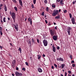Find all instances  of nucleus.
<instances>
[{
  "instance_id": "nucleus-56",
  "label": "nucleus",
  "mask_w": 76,
  "mask_h": 76,
  "mask_svg": "<svg viewBox=\"0 0 76 76\" xmlns=\"http://www.w3.org/2000/svg\"><path fill=\"white\" fill-rule=\"evenodd\" d=\"M28 44H31V41H29L28 42Z\"/></svg>"
},
{
  "instance_id": "nucleus-60",
  "label": "nucleus",
  "mask_w": 76,
  "mask_h": 76,
  "mask_svg": "<svg viewBox=\"0 0 76 76\" xmlns=\"http://www.w3.org/2000/svg\"><path fill=\"white\" fill-rule=\"evenodd\" d=\"M28 20L29 22H30V20L29 19V18H28Z\"/></svg>"
},
{
  "instance_id": "nucleus-2",
  "label": "nucleus",
  "mask_w": 76,
  "mask_h": 76,
  "mask_svg": "<svg viewBox=\"0 0 76 76\" xmlns=\"http://www.w3.org/2000/svg\"><path fill=\"white\" fill-rule=\"evenodd\" d=\"M43 42L45 46H47V45L48 44V42L47 41V40L45 39L43 40Z\"/></svg>"
},
{
  "instance_id": "nucleus-38",
  "label": "nucleus",
  "mask_w": 76,
  "mask_h": 76,
  "mask_svg": "<svg viewBox=\"0 0 76 76\" xmlns=\"http://www.w3.org/2000/svg\"><path fill=\"white\" fill-rule=\"evenodd\" d=\"M56 49L57 50H59L60 49V47L59 46H57L56 47Z\"/></svg>"
},
{
  "instance_id": "nucleus-6",
  "label": "nucleus",
  "mask_w": 76,
  "mask_h": 76,
  "mask_svg": "<svg viewBox=\"0 0 76 76\" xmlns=\"http://www.w3.org/2000/svg\"><path fill=\"white\" fill-rule=\"evenodd\" d=\"M70 29H71L70 27H69L67 29V32L69 35H70Z\"/></svg>"
},
{
  "instance_id": "nucleus-41",
  "label": "nucleus",
  "mask_w": 76,
  "mask_h": 76,
  "mask_svg": "<svg viewBox=\"0 0 76 76\" xmlns=\"http://www.w3.org/2000/svg\"><path fill=\"white\" fill-rule=\"evenodd\" d=\"M73 67H74L75 66V64H73L72 65Z\"/></svg>"
},
{
  "instance_id": "nucleus-18",
  "label": "nucleus",
  "mask_w": 76,
  "mask_h": 76,
  "mask_svg": "<svg viewBox=\"0 0 76 76\" xmlns=\"http://www.w3.org/2000/svg\"><path fill=\"white\" fill-rule=\"evenodd\" d=\"M4 7L5 11V12H6V11H7V7H6V5H4Z\"/></svg>"
},
{
  "instance_id": "nucleus-5",
  "label": "nucleus",
  "mask_w": 76,
  "mask_h": 76,
  "mask_svg": "<svg viewBox=\"0 0 76 76\" xmlns=\"http://www.w3.org/2000/svg\"><path fill=\"white\" fill-rule=\"evenodd\" d=\"M71 20L72 22V23L74 25L75 24V18L73 17H72L71 19Z\"/></svg>"
},
{
  "instance_id": "nucleus-28",
  "label": "nucleus",
  "mask_w": 76,
  "mask_h": 76,
  "mask_svg": "<svg viewBox=\"0 0 76 76\" xmlns=\"http://www.w3.org/2000/svg\"><path fill=\"white\" fill-rule=\"evenodd\" d=\"M46 12H48L49 9L48 7H47L46 8Z\"/></svg>"
},
{
  "instance_id": "nucleus-7",
  "label": "nucleus",
  "mask_w": 76,
  "mask_h": 76,
  "mask_svg": "<svg viewBox=\"0 0 76 76\" xmlns=\"http://www.w3.org/2000/svg\"><path fill=\"white\" fill-rule=\"evenodd\" d=\"M54 45H53L52 46L53 47V52L55 53V52H56V47H54Z\"/></svg>"
},
{
  "instance_id": "nucleus-53",
  "label": "nucleus",
  "mask_w": 76,
  "mask_h": 76,
  "mask_svg": "<svg viewBox=\"0 0 76 76\" xmlns=\"http://www.w3.org/2000/svg\"><path fill=\"white\" fill-rule=\"evenodd\" d=\"M71 62L72 63H75V61H71Z\"/></svg>"
},
{
  "instance_id": "nucleus-34",
  "label": "nucleus",
  "mask_w": 76,
  "mask_h": 76,
  "mask_svg": "<svg viewBox=\"0 0 76 76\" xmlns=\"http://www.w3.org/2000/svg\"><path fill=\"white\" fill-rule=\"evenodd\" d=\"M15 3H16V0H12Z\"/></svg>"
},
{
  "instance_id": "nucleus-46",
  "label": "nucleus",
  "mask_w": 76,
  "mask_h": 76,
  "mask_svg": "<svg viewBox=\"0 0 76 76\" xmlns=\"http://www.w3.org/2000/svg\"><path fill=\"white\" fill-rule=\"evenodd\" d=\"M52 69H54V66H52Z\"/></svg>"
},
{
  "instance_id": "nucleus-37",
  "label": "nucleus",
  "mask_w": 76,
  "mask_h": 76,
  "mask_svg": "<svg viewBox=\"0 0 76 76\" xmlns=\"http://www.w3.org/2000/svg\"><path fill=\"white\" fill-rule=\"evenodd\" d=\"M0 33L1 35H3V33H2V31L1 30L0 31Z\"/></svg>"
},
{
  "instance_id": "nucleus-52",
  "label": "nucleus",
  "mask_w": 76,
  "mask_h": 76,
  "mask_svg": "<svg viewBox=\"0 0 76 76\" xmlns=\"http://www.w3.org/2000/svg\"><path fill=\"white\" fill-rule=\"evenodd\" d=\"M61 0H56V1L57 2H60V1Z\"/></svg>"
},
{
  "instance_id": "nucleus-35",
  "label": "nucleus",
  "mask_w": 76,
  "mask_h": 76,
  "mask_svg": "<svg viewBox=\"0 0 76 76\" xmlns=\"http://www.w3.org/2000/svg\"><path fill=\"white\" fill-rule=\"evenodd\" d=\"M37 41L38 43H39V39H38V38H37Z\"/></svg>"
},
{
  "instance_id": "nucleus-24",
  "label": "nucleus",
  "mask_w": 76,
  "mask_h": 76,
  "mask_svg": "<svg viewBox=\"0 0 76 76\" xmlns=\"http://www.w3.org/2000/svg\"><path fill=\"white\" fill-rule=\"evenodd\" d=\"M18 50L21 53L22 51V49H21V48H19V49H18Z\"/></svg>"
},
{
  "instance_id": "nucleus-10",
  "label": "nucleus",
  "mask_w": 76,
  "mask_h": 76,
  "mask_svg": "<svg viewBox=\"0 0 76 76\" xmlns=\"http://www.w3.org/2000/svg\"><path fill=\"white\" fill-rule=\"evenodd\" d=\"M19 1L20 6H22L23 5L22 4V0H19Z\"/></svg>"
},
{
  "instance_id": "nucleus-63",
  "label": "nucleus",
  "mask_w": 76,
  "mask_h": 76,
  "mask_svg": "<svg viewBox=\"0 0 76 76\" xmlns=\"http://www.w3.org/2000/svg\"><path fill=\"white\" fill-rule=\"evenodd\" d=\"M58 67L59 68H61V66H59H59H58Z\"/></svg>"
},
{
  "instance_id": "nucleus-29",
  "label": "nucleus",
  "mask_w": 76,
  "mask_h": 76,
  "mask_svg": "<svg viewBox=\"0 0 76 76\" xmlns=\"http://www.w3.org/2000/svg\"><path fill=\"white\" fill-rule=\"evenodd\" d=\"M54 66L57 69V65L56 64H54Z\"/></svg>"
},
{
  "instance_id": "nucleus-58",
  "label": "nucleus",
  "mask_w": 76,
  "mask_h": 76,
  "mask_svg": "<svg viewBox=\"0 0 76 76\" xmlns=\"http://www.w3.org/2000/svg\"><path fill=\"white\" fill-rule=\"evenodd\" d=\"M26 20H27V18L26 17L25 18V21H26Z\"/></svg>"
},
{
  "instance_id": "nucleus-45",
  "label": "nucleus",
  "mask_w": 76,
  "mask_h": 76,
  "mask_svg": "<svg viewBox=\"0 0 76 76\" xmlns=\"http://www.w3.org/2000/svg\"><path fill=\"white\" fill-rule=\"evenodd\" d=\"M67 72H65V75L64 76H67Z\"/></svg>"
},
{
  "instance_id": "nucleus-55",
  "label": "nucleus",
  "mask_w": 76,
  "mask_h": 76,
  "mask_svg": "<svg viewBox=\"0 0 76 76\" xmlns=\"http://www.w3.org/2000/svg\"><path fill=\"white\" fill-rule=\"evenodd\" d=\"M16 70H19V68H18V67L16 68Z\"/></svg>"
},
{
  "instance_id": "nucleus-14",
  "label": "nucleus",
  "mask_w": 76,
  "mask_h": 76,
  "mask_svg": "<svg viewBox=\"0 0 76 76\" xmlns=\"http://www.w3.org/2000/svg\"><path fill=\"white\" fill-rule=\"evenodd\" d=\"M12 64H13V65H15L16 64V60H14L12 61Z\"/></svg>"
},
{
  "instance_id": "nucleus-16",
  "label": "nucleus",
  "mask_w": 76,
  "mask_h": 76,
  "mask_svg": "<svg viewBox=\"0 0 76 76\" xmlns=\"http://www.w3.org/2000/svg\"><path fill=\"white\" fill-rule=\"evenodd\" d=\"M61 67L62 69H63L64 67V66H65V64H61Z\"/></svg>"
},
{
  "instance_id": "nucleus-50",
  "label": "nucleus",
  "mask_w": 76,
  "mask_h": 76,
  "mask_svg": "<svg viewBox=\"0 0 76 76\" xmlns=\"http://www.w3.org/2000/svg\"><path fill=\"white\" fill-rule=\"evenodd\" d=\"M7 19H8V20H9V21L10 20V18L9 17H8Z\"/></svg>"
},
{
  "instance_id": "nucleus-1",
  "label": "nucleus",
  "mask_w": 76,
  "mask_h": 76,
  "mask_svg": "<svg viewBox=\"0 0 76 76\" xmlns=\"http://www.w3.org/2000/svg\"><path fill=\"white\" fill-rule=\"evenodd\" d=\"M10 15H12V17L13 20V21H14V23H16V15H15V13L14 12H12H12H10Z\"/></svg>"
},
{
  "instance_id": "nucleus-48",
  "label": "nucleus",
  "mask_w": 76,
  "mask_h": 76,
  "mask_svg": "<svg viewBox=\"0 0 76 76\" xmlns=\"http://www.w3.org/2000/svg\"><path fill=\"white\" fill-rule=\"evenodd\" d=\"M3 6V4H0V7H2Z\"/></svg>"
},
{
  "instance_id": "nucleus-3",
  "label": "nucleus",
  "mask_w": 76,
  "mask_h": 76,
  "mask_svg": "<svg viewBox=\"0 0 76 76\" xmlns=\"http://www.w3.org/2000/svg\"><path fill=\"white\" fill-rule=\"evenodd\" d=\"M15 75L16 76H22V74L20 73L17 71L15 72Z\"/></svg>"
},
{
  "instance_id": "nucleus-62",
  "label": "nucleus",
  "mask_w": 76,
  "mask_h": 76,
  "mask_svg": "<svg viewBox=\"0 0 76 76\" xmlns=\"http://www.w3.org/2000/svg\"><path fill=\"white\" fill-rule=\"evenodd\" d=\"M55 29H57V26H56L55 27Z\"/></svg>"
},
{
  "instance_id": "nucleus-9",
  "label": "nucleus",
  "mask_w": 76,
  "mask_h": 76,
  "mask_svg": "<svg viewBox=\"0 0 76 76\" xmlns=\"http://www.w3.org/2000/svg\"><path fill=\"white\" fill-rule=\"evenodd\" d=\"M63 0H61L60 1V4H61V6L64 4V3H63Z\"/></svg>"
},
{
  "instance_id": "nucleus-59",
  "label": "nucleus",
  "mask_w": 76,
  "mask_h": 76,
  "mask_svg": "<svg viewBox=\"0 0 76 76\" xmlns=\"http://www.w3.org/2000/svg\"><path fill=\"white\" fill-rule=\"evenodd\" d=\"M10 45H11V46H13V45H12V43H10Z\"/></svg>"
},
{
  "instance_id": "nucleus-25",
  "label": "nucleus",
  "mask_w": 76,
  "mask_h": 76,
  "mask_svg": "<svg viewBox=\"0 0 76 76\" xmlns=\"http://www.w3.org/2000/svg\"><path fill=\"white\" fill-rule=\"evenodd\" d=\"M15 10L16 12H17V11H18V8H17V7H15Z\"/></svg>"
},
{
  "instance_id": "nucleus-49",
  "label": "nucleus",
  "mask_w": 76,
  "mask_h": 76,
  "mask_svg": "<svg viewBox=\"0 0 76 76\" xmlns=\"http://www.w3.org/2000/svg\"><path fill=\"white\" fill-rule=\"evenodd\" d=\"M45 22L46 23H48V21H47V20H45Z\"/></svg>"
},
{
  "instance_id": "nucleus-57",
  "label": "nucleus",
  "mask_w": 76,
  "mask_h": 76,
  "mask_svg": "<svg viewBox=\"0 0 76 76\" xmlns=\"http://www.w3.org/2000/svg\"><path fill=\"white\" fill-rule=\"evenodd\" d=\"M0 30H2V27H0Z\"/></svg>"
},
{
  "instance_id": "nucleus-42",
  "label": "nucleus",
  "mask_w": 76,
  "mask_h": 76,
  "mask_svg": "<svg viewBox=\"0 0 76 76\" xmlns=\"http://www.w3.org/2000/svg\"><path fill=\"white\" fill-rule=\"evenodd\" d=\"M68 72L69 73V74H70V73H72V72L70 71H68Z\"/></svg>"
},
{
  "instance_id": "nucleus-23",
  "label": "nucleus",
  "mask_w": 76,
  "mask_h": 76,
  "mask_svg": "<svg viewBox=\"0 0 76 76\" xmlns=\"http://www.w3.org/2000/svg\"><path fill=\"white\" fill-rule=\"evenodd\" d=\"M37 0H33V3L34 4H35L36 3V1Z\"/></svg>"
},
{
  "instance_id": "nucleus-33",
  "label": "nucleus",
  "mask_w": 76,
  "mask_h": 76,
  "mask_svg": "<svg viewBox=\"0 0 76 76\" xmlns=\"http://www.w3.org/2000/svg\"><path fill=\"white\" fill-rule=\"evenodd\" d=\"M48 26H50V25H51V23L50 22H49L48 23Z\"/></svg>"
},
{
  "instance_id": "nucleus-54",
  "label": "nucleus",
  "mask_w": 76,
  "mask_h": 76,
  "mask_svg": "<svg viewBox=\"0 0 76 76\" xmlns=\"http://www.w3.org/2000/svg\"><path fill=\"white\" fill-rule=\"evenodd\" d=\"M70 58L71 59L72 58V55H70Z\"/></svg>"
},
{
  "instance_id": "nucleus-12",
  "label": "nucleus",
  "mask_w": 76,
  "mask_h": 76,
  "mask_svg": "<svg viewBox=\"0 0 76 76\" xmlns=\"http://www.w3.org/2000/svg\"><path fill=\"white\" fill-rule=\"evenodd\" d=\"M38 71L40 73H41L42 72V70L41 69V68H39L38 69Z\"/></svg>"
},
{
  "instance_id": "nucleus-47",
  "label": "nucleus",
  "mask_w": 76,
  "mask_h": 76,
  "mask_svg": "<svg viewBox=\"0 0 76 76\" xmlns=\"http://www.w3.org/2000/svg\"><path fill=\"white\" fill-rule=\"evenodd\" d=\"M1 23H3V20H2V19L1 18Z\"/></svg>"
},
{
  "instance_id": "nucleus-22",
  "label": "nucleus",
  "mask_w": 76,
  "mask_h": 76,
  "mask_svg": "<svg viewBox=\"0 0 76 76\" xmlns=\"http://www.w3.org/2000/svg\"><path fill=\"white\" fill-rule=\"evenodd\" d=\"M3 21L4 22H6V18L5 17L3 18Z\"/></svg>"
},
{
  "instance_id": "nucleus-44",
  "label": "nucleus",
  "mask_w": 76,
  "mask_h": 76,
  "mask_svg": "<svg viewBox=\"0 0 76 76\" xmlns=\"http://www.w3.org/2000/svg\"><path fill=\"white\" fill-rule=\"evenodd\" d=\"M44 2L45 3H47V1L46 0H45V1H44Z\"/></svg>"
},
{
  "instance_id": "nucleus-64",
  "label": "nucleus",
  "mask_w": 76,
  "mask_h": 76,
  "mask_svg": "<svg viewBox=\"0 0 76 76\" xmlns=\"http://www.w3.org/2000/svg\"><path fill=\"white\" fill-rule=\"evenodd\" d=\"M53 24H54V25H56V23H55V22H53Z\"/></svg>"
},
{
  "instance_id": "nucleus-31",
  "label": "nucleus",
  "mask_w": 76,
  "mask_h": 76,
  "mask_svg": "<svg viewBox=\"0 0 76 76\" xmlns=\"http://www.w3.org/2000/svg\"><path fill=\"white\" fill-rule=\"evenodd\" d=\"M25 64L26 66H29V64H28V62H25Z\"/></svg>"
},
{
  "instance_id": "nucleus-27",
  "label": "nucleus",
  "mask_w": 76,
  "mask_h": 76,
  "mask_svg": "<svg viewBox=\"0 0 76 76\" xmlns=\"http://www.w3.org/2000/svg\"><path fill=\"white\" fill-rule=\"evenodd\" d=\"M63 12L64 13H66V12H67V10H64Z\"/></svg>"
},
{
  "instance_id": "nucleus-39",
  "label": "nucleus",
  "mask_w": 76,
  "mask_h": 76,
  "mask_svg": "<svg viewBox=\"0 0 76 76\" xmlns=\"http://www.w3.org/2000/svg\"><path fill=\"white\" fill-rule=\"evenodd\" d=\"M31 40L32 42H35V41H34V39H32Z\"/></svg>"
},
{
  "instance_id": "nucleus-11",
  "label": "nucleus",
  "mask_w": 76,
  "mask_h": 76,
  "mask_svg": "<svg viewBox=\"0 0 76 76\" xmlns=\"http://www.w3.org/2000/svg\"><path fill=\"white\" fill-rule=\"evenodd\" d=\"M14 25L15 26L14 28L15 29H16V31H18V27H17V26L15 24H14Z\"/></svg>"
},
{
  "instance_id": "nucleus-21",
  "label": "nucleus",
  "mask_w": 76,
  "mask_h": 76,
  "mask_svg": "<svg viewBox=\"0 0 76 76\" xmlns=\"http://www.w3.org/2000/svg\"><path fill=\"white\" fill-rule=\"evenodd\" d=\"M52 15L53 16H56V15L55 14V12H53L52 13Z\"/></svg>"
},
{
  "instance_id": "nucleus-15",
  "label": "nucleus",
  "mask_w": 76,
  "mask_h": 76,
  "mask_svg": "<svg viewBox=\"0 0 76 76\" xmlns=\"http://www.w3.org/2000/svg\"><path fill=\"white\" fill-rule=\"evenodd\" d=\"M54 12L55 14L57 15L58 13V10H54Z\"/></svg>"
},
{
  "instance_id": "nucleus-30",
  "label": "nucleus",
  "mask_w": 76,
  "mask_h": 76,
  "mask_svg": "<svg viewBox=\"0 0 76 76\" xmlns=\"http://www.w3.org/2000/svg\"><path fill=\"white\" fill-rule=\"evenodd\" d=\"M69 15L70 16V18L71 19L72 17V14L71 13H69Z\"/></svg>"
},
{
  "instance_id": "nucleus-20",
  "label": "nucleus",
  "mask_w": 76,
  "mask_h": 76,
  "mask_svg": "<svg viewBox=\"0 0 76 76\" xmlns=\"http://www.w3.org/2000/svg\"><path fill=\"white\" fill-rule=\"evenodd\" d=\"M60 16H56L55 17V19H60Z\"/></svg>"
},
{
  "instance_id": "nucleus-61",
  "label": "nucleus",
  "mask_w": 76,
  "mask_h": 76,
  "mask_svg": "<svg viewBox=\"0 0 76 76\" xmlns=\"http://www.w3.org/2000/svg\"><path fill=\"white\" fill-rule=\"evenodd\" d=\"M43 57H45V54H44L43 55Z\"/></svg>"
},
{
  "instance_id": "nucleus-51",
  "label": "nucleus",
  "mask_w": 76,
  "mask_h": 76,
  "mask_svg": "<svg viewBox=\"0 0 76 76\" xmlns=\"http://www.w3.org/2000/svg\"><path fill=\"white\" fill-rule=\"evenodd\" d=\"M0 48L1 50H2V48H3V47L2 46H0Z\"/></svg>"
},
{
  "instance_id": "nucleus-36",
  "label": "nucleus",
  "mask_w": 76,
  "mask_h": 76,
  "mask_svg": "<svg viewBox=\"0 0 76 76\" xmlns=\"http://www.w3.org/2000/svg\"><path fill=\"white\" fill-rule=\"evenodd\" d=\"M31 7L33 9L34 8V4H31Z\"/></svg>"
},
{
  "instance_id": "nucleus-19",
  "label": "nucleus",
  "mask_w": 76,
  "mask_h": 76,
  "mask_svg": "<svg viewBox=\"0 0 76 76\" xmlns=\"http://www.w3.org/2000/svg\"><path fill=\"white\" fill-rule=\"evenodd\" d=\"M30 24L31 25H32V19H31L30 20Z\"/></svg>"
},
{
  "instance_id": "nucleus-13",
  "label": "nucleus",
  "mask_w": 76,
  "mask_h": 76,
  "mask_svg": "<svg viewBox=\"0 0 76 76\" xmlns=\"http://www.w3.org/2000/svg\"><path fill=\"white\" fill-rule=\"evenodd\" d=\"M58 61H64V59H63L61 58H58Z\"/></svg>"
},
{
  "instance_id": "nucleus-26",
  "label": "nucleus",
  "mask_w": 76,
  "mask_h": 76,
  "mask_svg": "<svg viewBox=\"0 0 76 76\" xmlns=\"http://www.w3.org/2000/svg\"><path fill=\"white\" fill-rule=\"evenodd\" d=\"M38 59H40V58H41V56L40 55H38Z\"/></svg>"
},
{
  "instance_id": "nucleus-17",
  "label": "nucleus",
  "mask_w": 76,
  "mask_h": 76,
  "mask_svg": "<svg viewBox=\"0 0 76 76\" xmlns=\"http://www.w3.org/2000/svg\"><path fill=\"white\" fill-rule=\"evenodd\" d=\"M52 7L53 8H55L56 7V5L54 4H52Z\"/></svg>"
},
{
  "instance_id": "nucleus-40",
  "label": "nucleus",
  "mask_w": 76,
  "mask_h": 76,
  "mask_svg": "<svg viewBox=\"0 0 76 76\" xmlns=\"http://www.w3.org/2000/svg\"><path fill=\"white\" fill-rule=\"evenodd\" d=\"M42 16H44V12H43L42 13Z\"/></svg>"
},
{
  "instance_id": "nucleus-8",
  "label": "nucleus",
  "mask_w": 76,
  "mask_h": 76,
  "mask_svg": "<svg viewBox=\"0 0 76 76\" xmlns=\"http://www.w3.org/2000/svg\"><path fill=\"white\" fill-rule=\"evenodd\" d=\"M53 39H54V40H55V41H56V40L57 39V37L56 35L54 36L53 37Z\"/></svg>"
},
{
  "instance_id": "nucleus-32",
  "label": "nucleus",
  "mask_w": 76,
  "mask_h": 76,
  "mask_svg": "<svg viewBox=\"0 0 76 76\" xmlns=\"http://www.w3.org/2000/svg\"><path fill=\"white\" fill-rule=\"evenodd\" d=\"M22 70H23V71H25V70H26V69H25V68H23L22 69Z\"/></svg>"
},
{
  "instance_id": "nucleus-4",
  "label": "nucleus",
  "mask_w": 76,
  "mask_h": 76,
  "mask_svg": "<svg viewBox=\"0 0 76 76\" xmlns=\"http://www.w3.org/2000/svg\"><path fill=\"white\" fill-rule=\"evenodd\" d=\"M50 32L52 36L54 35V34H55V30H53L52 29H50Z\"/></svg>"
},
{
  "instance_id": "nucleus-43",
  "label": "nucleus",
  "mask_w": 76,
  "mask_h": 76,
  "mask_svg": "<svg viewBox=\"0 0 76 76\" xmlns=\"http://www.w3.org/2000/svg\"><path fill=\"white\" fill-rule=\"evenodd\" d=\"M75 3H76V0L73 1L72 2L73 4H75Z\"/></svg>"
}]
</instances>
